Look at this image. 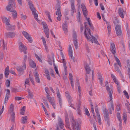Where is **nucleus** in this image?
<instances>
[{"instance_id": "obj_52", "label": "nucleus", "mask_w": 130, "mask_h": 130, "mask_svg": "<svg viewBox=\"0 0 130 130\" xmlns=\"http://www.w3.org/2000/svg\"><path fill=\"white\" fill-rule=\"evenodd\" d=\"M80 32L81 34H82L84 28V26L82 24H80Z\"/></svg>"}, {"instance_id": "obj_46", "label": "nucleus", "mask_w": 130, "mask_h": 130, "mask_svg": "<svg viewBox=\"0 0 130 130\" xmlns=\"http://www.w3.org/2000/svg\"><path fill=\"white\" fill-rule=\"evenodd\" d=\"M123 93L124 95L127 99L129 98L128 94V93L126 91V90H124L123 91Z\"/></svg>"}, {"instance_id": "obj_42", "label": "nucleus", "mask_w": 130, "mask_h": 130, "mask_svg": "<svg viewBox=\"0 0 130 130\" xmlns=\"http://www.w3.org/2000/svg\"><path fill=\"white\" fill-rule=\"evenodd\" d=\"M107 27L108 30V36H109V35L110 34V33L111 32V26L109 25H107Z\"/></svg>"}, {"instance_id": "obj_60", "label": "nucleus", "mask_w": 130, "mask_h": 130, "mask_svg": "<svg viewBox=\"0 0 130 130\" xmlns=\"http://www.w3.org/2000/svg\"><path fill=\"white\" fill-rule=\"evenodd\" d=\"M41 39H42V41L43 42V43L44 45H45V44H46V41L45 38L43 37H42Z\"/></svg>"}, {"instance_id": "obj_16", "label": "nucleus", "mask_w": 130, "mask_h": 130, "mask_svg": "<svg viewBox=\"0 0 130 130\" xmlns=\"http://www.w3.org/2000/svg\"><path fill=\"white\" fill-rule=\"evenodd\" d=\"M123 12H124L123 10L121 8H119L118 10V12L119 15L122 18H124V15Z\"/></svg>"}, {"instance_id": "obj_31", "label": "nucleus", "mask_w": 130, "mask_h": 130, "mask_svg": "<svg viewBox=\"0 0 130 130\" xmlns=\"http://www.w3.org/2000/svg\"><path fill=\"white\" fill-rule=\"evenodd\" d=\"M65 121L67 125L69 126V120L68 115H66L65 116Z\"/></svg>"}, {"instance_id": "obj_53", "label": "nucleus", "mask_w": 130, "mask_h": 130, "mask_svg": "<svg viewBox=\"0 0 130 130\" xmlns=\"http://www.w3.org/2000/svg\"><path fill=\"white\" fill-rule=\"evenodd\" d=\"M21 16L22 19L23 20H25L27 17L26 15H24L22 14H21Z\"/></svg>"}, {"instance_id": "obj_7", "label": "nucleus", "mask_w": 130, "mask_h": 130, "mask_svg": "<svg viewBox=\"0 0 130 130\" xmlns=\"http://www.w3.org/2000/svg\"><path fill=\"white\" fill-rule=\"evenodd\" d=\"M14 105L11 104L10 107V109L9 110V112L11 115V121L12 122H14L15 120V113L13 112Z\"/></svg>"}, {"instance_id": "obj_5", "label": "nucleus", "mask_w": 130, "mask_h": 130, "mask_svg": "<svg viewBox=\"0 0 130 130\" xmlns=\"http://www.w3.org/2000/svg\"><path fill=\"white\" fill-rule=\"evenodd\" d=\"M115 28L117 36L119 38L122 39L123 38V34L121 29V25H117Z\"/></svg>"}, {"instance_id": "obj_23", "label": "nucleus", "mask_w": 130, "mask_h": 130, "mask_svg": "<svg viewBox=\"0 0 130 130\" xmlns=\"http://www.w3.org/2000/svg\"><path fill=\"white\" fill-rule=\"evenodd\" d=\"M27 91L28 92V96L29 97V98L31 99H32L33 96L32 92L29 89H28L27 90Z\"/></svg>"}, {"instance_id": "obj_1", "label": "nucleus", "mask_w": 130, "mask_h": 130, "mask_svg": "<svg viewBox=\"0 0 130 130\" xmlns=\"http://www.w3.org/2000/svg\"><path fill=\"white\" fill-rule=\"evenodd\" d=\"M106 88L109 95V96L110 97V100L111 101V106L109 108V111L110 113L111 114L112 113V110L113 111L114 110V106L112 100V93H113V92L112 90L110 89L108 86H106Z\"/></svg>"}, {"instance_id": "obj_15", "label": "nucleus", "mask_w": 130, "mask_h": 130, "mask_svg": "<svg viewBox=\"0 0 130 130\" xmlns=\"http://www.w3.org/2000/svg\"><path fill=\"white\" fill-rule=\"evenodd\" d=\"M58 124L60 127L62 129L64 127V124L63 121L62 120L60 117L59 118L58 120Z\"/></svg>"}, {"instance_id": "obj_24", "label": "nucleus", "mask_w": 130, "mask_h": 130, "mask_svg": "<svg viewBox=\"0 0 130 130\" xmlns=\"http://www.w3.org/2000/svg\"><path fill=\"white\" fill-rule=\"evenodd\" d=\"M90 36H91V37H90V36H89V37H90L91 39H92V42H93V41H94V42L95 43L97 44H99V43H98V41H97V39H96V38L94 37L92 35H90ZM93 43V42H92V43Z\"/></svg>"}, {"instance_id": "obj_21", "label": "nucleus", "mask_w": 130, "mask_h": 130, "mask_svg": "<svg viewBox=\"0 0 130 130\" xmlns=\"http://www.w3.org/2000/svg\"><path fill=\"white\" fill-rule=\"evenodd\" d=\"M9 72V67L8 66L5 69V75L6 78H7L8 77Z\"/></svg>"}, {"instance_id": "obj_26", "label": "nucleus", "mask_w": 130, "mask_h": 130, "mask_svg": "<svg viewBox=\"0 0 130 130\" xmlns=\"http://www.w3.org/2000/svg\"><path fill=\"white\" fill-rule=\"evenodd\" d=\"M28 118L27 116L22 117L21 119V123L24 124L26 123L27 120Z\"/></svg>"}, {"instance_id": "obj_58", "label": "nucleus", "mask_w": 130, "mask_h": 130, "mask_svg": "<svg viewBox=\"0 0 130 130\" xmlns=\"http://www.w3.org/2000/svg\"><path fill=\"white\" fill-rule=\"evenodd\" d=\"M98 121L99 124L100 125L101 124V119L100 116H98Z\"/></svg>"}, {"instance_id": "obj_54", "label": "nucleus", "mask_w": 130, "mask_h": 130, "mask_svg": "<svg viewBox=\"0 0 130 130\" xmlns=\"http://www.w3.org/2000/svg\"><path fill=\"white\" fill-rule=\"evenodd\" d=\"M4 58V54L2 52H1V55H0V59L1 61H2L3 60Z\"/></svg>"}, {"instance_id": "obj_36", "label": "nucleus", "mask_w": 130, "mask_h": 130, "mask_svg": "<svg viewBox=\"0 0 130 130\" xmlns=\"http://www.w3.org/2000/svg\"><path fill=\"white\" fill-rule=\"evenodd\" d=\"M45 13L46 14V15L48 17L49 20L52 22V21L51 19L50 16V13L48 11H46L45 12Z\"/></svg>"}, {"instance_id": "obj_47", "label": "nucleus", "mask_w": 130, "mask_h": 130, "mask_svg": "<svg viewBox=\"0 0 130 130\" xmlns=\"http://www.w3.org/2000/svg\"><path fill=\"white\" fill-rule=\"evenodd\" d=\"M127 115L125 113H124L123 114V120L124 121V122L126 124V118H127Z\"/></svg>"}, {"instance_id": "obj_18", "label": "nucleus", "mask_w": 130, "mask_h": 130, "mask_svg": "<svg viewBox=\"0 0 130 130\" xmlns=\"http://www.w3.org/2000/svg\"><path fill=\"white\" fill-rule=\"evenodd\" d=\"M67 25V22H66L64 23L62 25V28L65 33H67L68 32Z\"/></svg>"}, {"instance_id": "obj_56", "label": "nucleus", "mask_w": 130, "mask_h": 130, "mask_svg": "<svg viewBox=\"0 0 130 130\" xmlns=\"http://www.w3.org/2000/svg\"><path fill=\"white\" fill-rule=\"evenodd\" d=\"M29 80L28 78H27L26 80L25 81V85H26V84H28V85H29Z\"/></svg>"}, {"instance_id": "obj_27", "label": "nucleus", "mask_w": 130, "mask_h": 130, "mask_svg": "<svg viewBox=\"0 0 130 130\" xmlns=\"http://www.w3.org/2000/svg\"><path fill=\"white\" fill-rule=\"evenodd\" d=\"M15 26L14 25H10L7 28V30H13L15 29Z\"/></svg>"}, {"instance_id": "obj_41", "label": "nucleus", "mask_w": 130, "mask_h": 130, "mask_svg": "<svg viewBox=\"0 0 130 130\" xmlns=\"http://www.w3.org/2000/svg\"><path fill=\"white\" fill-rule=\"evenodd\" d=\"M95 110L97 116H100V115L99 113V110L97 106H96L95 108Z\"/></svg>"}, {"instance_id": "obj_43", "label": "nucleus", "mask_w": 130, "mask_h": 130, "mask_svg": "<svg viewBox=\"0 0 130 130\" xmlns=\"http://www.w3.org/2000/svg\"><path fill=\"white\" fill-rule=\"evenodd\" d=\"M74 40V45L75 46V48L76 49H77V47H78V44L77 42V39L75 40Z\"/></svg>"}, {"instance_id": "obj_17", "label": "nucleus", "mask_w": 130, "mask_h": 130, "mask_svg": "<svg viewBox=\"0 0 130 130\" xmlns=\"http://www.w3.org/2000/svg\"><path fill=\"white\" fill-rule=\"evenodd\" d=\"M71 12L73 13L75 11V9L74 5V1L73 0H71Z\"/></svg>"}, {"instance_id": "obj_20", "label": "nucleus", "mask_w": 130, "mask_h": 130, "mask_svg": "<svg viewBox=\"0 0 130 130\" xmlns=\"http://www.w3.org/2000/svg\"><path fill=\"white\" fill-rule=\"evenodd\" d=\"M34 76L35 77V80L36 82L38 83H40V81L39 77V75L38 74L37 72L35 73Z\"/></svg>"}, {"instance_id": "obj_29", "label": "nucleus", "mask_w": 130, "mask_h": 130, "mask_svg": "<svg viewBox=\"0 0 130 130\" xmlns=\"http://www.w3.org/2000/svg\"><path fill=\"white\" fill-rule=\"evenodd\" d=\"M119 22L118 19L116 17L115 18L113 21V23L116 26L117 25H119L118 24L119 23Z\"/></svg>"}, {"instance_id": "obj_57", "label": "nucleus", "mask_w": 130, "mask_h": 130, "mask_svg": "<svg viewBox=\"0 0 130 130\" xmlns=\"http://www.w3.org/2000/svg\"><path fill=\"white\" fill-rule=\"evenodd\" d=\"M29 78H30V80L31 82L32 83V84H33V85H34L35 84H34V81L33 80V77H29Z\"/></svg>"}, {"instance_id": "obj_59", "label": "nucleus", "mask_w": 130, "mask_h": 130, "mask_svg": "<svg viewBox=\"0 0 130 130\" xmlns=\"http://www.w3.org/2000/svg\"><path fill=\"white\" fill-rule=\"evenodd\" d=\"M3 49L5 50V49H6V50H7V47L5 45V44L4 42V41L3 40Z\"/></svg>"}, {"instance_id": "obj_3", "label": "nucleus", "mask_w": 130, "mask_h": 130, "mask_svg": "<svg viewBox=\"0 0 130 130\" xmlns=\"http://www.w3.org/2000/svg\"><path fill=\"white\" fill-rule=\"evenodd\" d=\"M87 22H85L84 23L85 25V30L84 31V35L85 37L87 39L88 41L91 42V43H92L93 42L92 39H91L90 37L89 36V35H87L86 32V30H87L89 34L90 35H91V34L90 32V29L88 28L87 26Z\"/></svg>"}, {"instance_id": "obj_61", "label": "nucleus", "mask_w": 130, "mask_h": 130, "mask_svg": "<svg viewBox=\"0 0 130 130\" xmlns=\"http://www.w3.org/2000/svg\"><path fill=\"white\" fill-rule=\"evenodd\" d=\"M43 100L44 101V104L45 105H46L47 106V107L48 108H49V105L47 103V101L46 100Z\"/></svg>"}, {"instance_id": "obj_50", "label": "nucleus", "mask_w": 130, "mask_h": 130, "mask_svg": "<svg viewBox=\"0 0 130 130\" xmlns=\"http://www.w3.org/2000/svg\"><path fill=\"white\" fill-rule=\"evenodd\" d=\"M24 98H21L19 97H15V100L19 101L21 100L24 99Z\"/></svg>"}, {"instance_id": "obj_4", "label": "nucleus", "mask_w": 130, "mask_h": 130, "mask_svg": "<svg viewBox=\"0 0 130 130\" xmlns=\"http://www.w3.org/2000/svg\"><path fill=\"white\" fill-rule=\"evenodd\" d=\"M70 119L71 122L74 129L75 128L76 130H81L80 128V124H78V122L74 120L73 117H71Z\"/></svg>"}, {"instance_id": "obj_12", "label": "nucleus", "mask_w": 130, "mask_h": 130, "mask_svg": "<svg viewBox=\"0 0 130 130\" xmlns=\"http://www.w3.org/2000/svg\"><path fill=\"white\" fill-rule=\"evenodd\" d=\"M103 113L104 115V117L105 118V119L108 122H109V116L108 115V111L107 109L104 108L103 110Z\"/></svg>"}, {"instance_id": "obj_64", "label": "nucleus", "mask_w": 130, "mask_h": 130, "mask_svg": "<svg viewBox=\"0 0 130 130\" xmlns=\"http://www.w3.org/2000/svg\"><path fill=\"white\" fill-rule=\"evenodd\" d=\"M45 90L47 94L48 95L49 94V93L48 92L49 89L48 88L45 87Z\"/></svg>"}, {"instance_id": "obj_62", "label": "nucleus", "mask_w": 130, "mask_h": 130, "mask_svg": "<svg viewBox=\"0 0 130 130\" xmlns=\"http://www.w3.org/2000/svg\"><path fill=\"white\" fill-rule=\"evenodd\" d=\"M100 6L101 8V9L102 10H104L105 9V8L104 6L103 5V4L102 3H101L100 4Z\"/></svg>"}, {"instance_id": "obj_39", "label": "nucleus", "mask_w": 130, "mask_h": 130, "mask_svg": "<svg viewBox=\"0 0 130 130\" xmlns=\"http://www.w3.org/2000/svg\"><path fill=\"white\" fill-rule=\"evenodd\" d=\"M25 109V107L23 106L22 108L21 109L20 113L21 114L24 115Z\"/></svg>"}, {"instance_id": "obj_55", "label": "nucleus", "mask_w": 130, "mask_h": 130, "mask_svg": "<svg viewBox=\"0 0 130 130\" xmlns=\"http://www.w3.org/2000/svg\"><path fill=\"white\" fill-rule=\"evenodd\" d=\"M18 4L21 6L22 5V0H17Z\"/></svg>"}, {"instance_id": "obj_19", "label": "nucleus", "mask_w": 130, "mask_h": 130, "mask_svg": "<svg viewBox=\"0 0 130 130\" xmlns=\"http://www.w3.org/2000/svg\"><path fill=\"white\" fill-rule=\"evenodd\" d=\"M15 33L13 32H10L6 33L7 36L9 38L13 37L15 36Z\"/></svg>"}, {"instance_id": "obj_37", "label": "nucleus", "mask_w": 130, "mask_h": 130, "mask_svg": "<svg viewBox=\"0 0 130 130\" xmlns=\"http://www.w3.org/2000/svg\"><path fill=\"white\" fill-rule=\"evenodd\" d=\"M62 60V62L63 63V66L64 70H67V67L66 65V60L65 59H63Z\"/></svg>"}, {"instance_id": "obj_32", "label": "nucleus", "mask_w": 130, "mask_h": 130, "mask_svg": "<svg viewBox=\"0 0 130 130\" xmlns=\"http://www.w3.org/2000/svg\"><path fill=\"white\" fill-rule=\"evenodd\" d=\"M65 93L66 94V96L67 98V99H68V100L72 99L71 96L69 94V92L67 91Z\"/></svg>"}, {"instance_id": "obj_9", "label": "nucleus", "mask_w": 130, "mask_h": 130, "mask_svg": "<svg viewBox=\"0 0 130 130\" xmlns=\"http://www.w3.org/2000/svg\"><path fill=\"white\" fill-rule=\"evenodd\" d=\"M58 8L57 11L56 12V14L58 15V17H57V20L59 21L61 20V14L60 8V5L59 3H58L57 5Z\"/></svg>"}, {"instance_id": "obj_51", "label": "nucleus", "mask_w": 130, "mask_h": 130, "mask_svg": "<svg viewBox=\"0 0 130 130\" xmlns=\"http://www.w3.org/2000/svg\"><path fill=\"white\" fill-rule=\"evenodd\" d=\"M11 91L12 92H18V90L17 89L12 88L11 89Z\"/></svg>"}, {"instance_id": "obj_63", "label": "nucleus", "mask_w": 130, "mask_h": 130, "mask_svg": "<svg viewBox=\"0 0 130 130\" xmlns=\"http://www.w3.org/2000/svg\"><path fill=\"white\" fill-rule=\"evenodd\" d=\"M86 50H87V52L88 53H89L90 52V50L88 46V45H86Z\"/></svg>"}, {"instance_id": "obj_10", "label": "nucleus", "mask_w": 130, "mask_h": 130, "mask_svg": "<svg viewBox=\"0 0 130 130\" xmlns=\"http://www.w3.org/2000/svg\"><path fill=\"white\" fill-rule=\"evenodd\" d=\"M22 33L23 35L29 42L30 43L32 42V40L31 39V37L28 33L25 31H24L22 32Z\"/></svg>"}, {"instance_id": "obj_44", "label": "nucleus", "mask_w": 130, "mask_h": 130, "mask_svg": "<svg viewBox=\"0 0 130 130\" xmlns=\"http://www.w3.org/2000/svg\"><path fill=\"white\" fill-rule=\"evenodd\" d=\"M82 11L84 16L87 18L86 16L88 14V11L86 9V10H84Z\"/></svg>"}, {"instance_id": "obj_6", "label": "nucleus", "mask_w": 130, "mask_h": 130, "mask_svg": "<svg viewBox=\"0 0 130 130\" xmlns=\"http://www.w3.org/2000/svg\"><path fill=\"white\" fill-rule=\"evenodd\" d=\"M15 0H9V2L8 5L6 7L7 10L9 11L12 12L14 11L13 8V4H14V6L15 5Z\"/></svg>"}, {"instance_id": "obj_33", "label": "nucleus", "mask_w": 130, "mask_h": 130, "mask_svg": "<svg viewBox=\"0 0 130 130\" xmlns=\"http://www.w3.org/2000/svg\"><path fill=\"white\" fill-rule=\"evenodd\" d=\"M12 12V16L13 18L14 19H15L17 16V14L16 11L15 10H14V11Z\"/></svg>"}, {"instance_id": "obj_38", "label": "nucleus", "mask_w": 130, "mask_h": 130, "mask_svg": "<svg viewBox=\"0 0 130 130\" xmlns=\"http://www.w3.org/2000/svg\"><path fill=\"white\" fill-rule=\"evenodd\" d=\"M30 65L31 67L33 68H35L36 66L35 63L33 61H31L30 62Z\"/></svg>"}, {"instance_id": "obj_25", "label": "nucleus", "mask_w": 130, "mask_h": 130, "mask_svg": "<svg viewBox=\"0 0 130 130\" xmlns=\"http://www.w3.org/2000/svg\"><path fill=\"white\" fill-rule=\"evenodd\" d=\"M27 56L25 55L24 56L23 58V65L24 68L25 69L26 68V66L25 64V62L27 60Z\"/></svg>"}, {"instance_id": "obj_40", "label": "nucleus", "mask_w": 130, "mask_h": 130, "mask_svg": "<svg viewBox=\"0 0 130 130\" xmlns=\"http://www.w3.org/2000/svg\"><path fill=\"white\" fill-rule=\"evenodd\" d=\"M78 91L79 92V97L80 98L81 95V89L80 86H78Z\"/></svg>"}, {"instance_id": "obj_8", "label": "nucleus", "mask_w": 130, "mask_h": 130, "mask_svg": "<svg viewBox=\"0 0 130 130\" xmlns=\"http://www.w3.org/2000/svg\"><path fill=\"white\" fill-rule=\"evenodd\" d=\"M17 70L19 76H20L23 74L24 72V70H25L24 68L23 65V66H17L16 68Z\"/></svg>"}, {"instance_id": "obj_22", "label": "nucleus", "mask_w": 130, "mask_h": 130, "mask_svg": "<svg viewBox=\"0 0 130 130\" xmlns=\"http://www.w3.org/2000/svg\"><path fill=\"white\" fill-rule=\"evenodd\" d=\"M85 68L86 69V74H89L91 71V69L90 67H89L88 64H86Z\"/></svg>"}, {"instance_id": "obj_28", "label": "nucleus", "mask_w": 130, "mask_h": 130, "mask_svg": "<svg viewBox=\"0 0 130 130\" xmlns=\"http://www.w3.org/2000/svg\"><path fill=\"white\" fill-rule=\"evenodd\" d=\"M54 55L52 56V58H50L48 59V62L51 65H52L53 60H53L54 61Z\"/></svg>"}, {"instance_id": "obj_30", "label": "nucleus", "mask_w": 130, "mask_h": 130, "mask_svg": "<svg viewBox=\"0 0 130 130\" xmlns=\"http://www.w3.org/2000/svg\"><path fill=\"white\" fill-rule=\"evenodd\" d=\"M53 65L54 68L55 70L56 71V73L58 74V76L60 77V75L58 73V71L57 69V67L55 66L54 63V61L53 60Z\"/></svg>"}, {"instance_id": "obj_2", "label": "nucleus", "mask_w": 130, "mask_h": 130, "mask_svg": "<svg viewBox=\"0 0 130 130\" xmlns=\"http://www.w3.org/2000/svg\"><path fill=\"white\" fill-rule=\"evenodd\" d=\"M28 4L32 12V14L34 15V17L35 19L38 23H40V21L38 20V19L37 18L38 17V15L36 12V10L34 7L33 4L31 2H29L28 3Z\"/></svg>"}, {"instance_id": "obj_11", "label": "nucleus", "mask_w": 130, "mask_h": 130, "mask_svg": "<svg viewBox=\"0 0 130 130\" xmlns=\"http://www.w3.org/2000/svg\"><path fill=\"white\" fill-rule=\"evenodd\" d=\"M19 49L21 52H24V54L26 53V50H27V47L25 46H24V45L22 42H20L19 44Z\"/></svg>"}, {"instance_id": "obj_35", "label": "nucleus", "mask_w": 130, "mask_h": 130, "mask_svg": "<svg viewBox=\"0 0 130 130\" xmlns=\"http://www.w3.org/2000/svg\"><path fill=\"white\" fill-rule=\"evenodd\" d=\"M99 79L100 80L101 85V86L103 85V81L102 80V76L101 75H99Z\"/></svg>"}, {"instance_id": "obj_13", "label": "nucleus", "mask_w": 130, "mask_h": 130, "mask_svg": "<svg viewBox=\"0 0 130 130\" xmlns=\"http://www.w3.org/2000/svg\"><path fill=\"white\" fill-rule=\"evenodd\" d=\"M56 90H57L56 93L57 97L58 98L60 106L61 108L62 107V102L61 96L59 92V89L58 88H56Z\"/></svg>"}, {"instance_id": "obj_45", "label": "nucleus", "mask_w": 130, "mask_h": 130, "mask_svg": "<svg viewBox=\"0 0 130 130\" xmlns=\"http://www.w3.org/2000/svg\"><path fill=\"white\" fill-rule=\"evenodd\" d=\"M73 40H77V36L76 32H73Z\"/></svg>"}, {"instance_id": "obj_48", "label": "nucleus", "mask_w": 130, "mask_h": 130, "mask_svg": "<svg viewBox=\"0 0 130 130\" xmlns=\"http://www.w3.org/2000/svg\"><path fill=\"white\" fill-rule=\"evenodd\" d=\"M81 8L82 11L86 10L87 9L85 5L84 4H82Z\"/></svg>"}, {"instance_id": "obj_49", "label": "nucleus", "mask_w": 130, "mask_h": 130, "mask_svg": "<svg viewBox=\"0 0 130 130\" xmlns=\"http://www.w3.org/2000/svg\"><path fill=\"white\" fill-rule=\"evenodd\" d=\"M6 86L7 87H9L10 86V81L9 80H7L6 82Z\"/></svg>"}, {"instance_id": "obj_14", "label": "nucleus", "mask_w": 130, "mask_h": 130, "mask_svg": "<svg viewBox=\"0 0 130 130\" xmlns=\"http://www.w3.org/2000/svg\"><path fill=\"white\" fill-rule=\"evenodd\" d=\"M110 50V51L112 54L116 53V49L115 48V44L113 43H111Z\"/></svg>"}, {"instance_id": "obj_34", "label": "nucleus", "mask_w": 130, "mask_h": 130, "mask_svg": "<svg viewBox=\"0 0 130 130\" xmlns=\"http://www.w3.org/2000/svg\"><path fill=\"white\" fill-rule=\"evenodd\" d=\"M116 70L118 73H120V75L122 77H123V76L121 73V71L119 68L118 67H117L115 68Z\"/></svg>"}]
</instances>
